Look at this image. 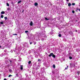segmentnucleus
<instances>
[{
	"mask_svg": "<svg viewBox=\"0 0 80 80\" xmlns=\"http://www.w3.org/2000/svg\"><path fill=\"white\" fill-rule=\"evenodd\" d=\"M33 23L32 21H31L30 23H29V25L30 26H33Z\"/></svg>",
	"mask_w": 80,
	"mask_h": 80,
	"instance_id": "f257e3e1",
	"label": "nucleus"
},
{
	"mask_svg": "<svg viewBox=\"0 0 80 80\" xmlns=\"http://www.w3.org/2000/svg\"><path fill=\"white\" fill-rule=\"evenodd\" d=\"M50 35H53V30H52L51 32H50Z\"/></svg>",
	"mask_w": 80,
	"mask_h": 80,
	"instance_id": "f03ea898",
	"label": "nucleus"
},
{
	"mask_svg": "<svg viewBox=\"0 0 80 80\" xmlns=\"http://www.w3.org/2000/svg\"><path fill=\"white\" fill-rule=\"evenodd\" d=\"M53 53H50V54L48 55L49 57H52V55H53Z\"/></svg>",
	"mask_w": 80,
	"mask_h": 80,
	"instance_id": "7ed1b4c3",
	"label": "nucleus"
},
{
	"mask_svg": "<svg viewBox=\"0 0 80 80\" xmlns=\"http://www.w3.org/2000/svg\"><path fill=\"white\" fill-rule=\"evenodd\" d=\"M38 5V3H37V2H35L34 3L35 6H37Z\"/></svg>",
	"mask_w": 80,
	"mask_h": 80,
	"instance_id": "20e7f679",
	"label": "nucleus"
},
{
	"mask_svg": "<svg viewBox=\"0 0 80 80\" xmlns=\"http://www.w3.org/2000/svg\"><path fill=\"white\" fill-rule=\"evenodd\" d=\"M21 70H23V65L20 66Z\"/></svg>",
	"mask_w": 80,
	"mask_h": 80,
	"instance_id": "39448f33",
	"label": "nucleus"
},
{
	"mask_svg": "<svg viewBox=\"0 0 80 80\" xmlns=\"http://www.w3.org/2000/svg\"><path fill=\"white\" fill-rule=\"evenodd\" d=\"M52 57H53V58H55V55L53 54H53L52 55Z\"/></svg>",
	"mask_w": 80,
	"mask_h": 80,
	"instance_id": "423d86ee",
	"label": "nucleus"
},
{
	"mask_svg": "<svg viewBox=\"0 0 80 80\" xmlns=\"http://www.w3.org/2000/svg\"><path fill=\"white\" fill-rule=\"evenodd\" d=\"M5 12L4 11H2L1 12V14H5Z\"/></svg>",
	"mask_w": 80,
	"mask_h": 80,
	"instance_id": "0eeeda50",
	"label": "nucleus"
},
{
	"mask_svg": "<svg viewBox=\"0 0 80 80\" xmlns=\"http://www.w3.org/2000/svg\"><path fill=\"white\" fill-rule=\"evenodd\" d=\"M53 68H55V64H53Z\"/></svg>",
	"mask_w": 80,
	"mask_h": 80,
	"instance_id": "6e6552de",
	"label": "nucleus"
},
{
	"mask_svg": "<svg viewBox=\"0 0 80 80\" xmlns=\"http://www.w3.org/2000/svg\"><path fill=\"white\" fill-rule=\"evenodd\" d=\"M71 3H69L68 4V7H70V6H71Z\"/></svg>",
	"mask_w": 80,
	"mask_h": 80,
	"instance_id": "1a4fd4ad",
	"label": "nucleus"
},
{
	"mask_svg": "<svg viewBox=\"0 0 80 80\" xmlns=\"http://www.w3.org/2000/svg\"><path fill=\"white\" fill-rule=\"evenodd\" d=\"M4 19L5 20H7V17H4Z\"/></svg>",
	"mask_w": 80,
	"mask_h": 80,
	"instance_id": "9d476101",
	"label": "nucleus"
},
{
	"mask_svg": "<svg viewBox=\"0 0 80 80\" xmlns=\"http://www.w3.org/2000/svg\"><path fill=\"white\" fill-rule=\"evenodd\" d=\"M21 2H22V1H18V3H21Z\"/></svg>",
	"mask_w": 80,
	"mask_h": 80,
	"instance_id": "9b49d317",
	"label": "nucleus"
},
{
	"mask_svg": "<svg viewBox=\"0 0 80 80\" xmlns=\"http://www.w3.org/2000/svg\"><path fill=\"white\" fill-rule=\"evenodd\" d=\"M9 63H12V61H11L10 60H9Z\"/></svg>",
	"mask_w": 80,
	"mask_h": 80,
	"instance_id": "f8f14e48",
	"label": "nucleus"
},
{
	"mask_svg": "<svg viewBox=\"0 0 80 80\" xmlns=\"http://www.w3.org/2000/svg\"><path fill=\"white\" fill-rule=\"evenodd\" d=\"M9 72L11 73L12 72V71L11 69H9Z\"/></svg>",
	"mask_w": 80,
	"mask_h": 80,
	"instance_id": "ddd939ff",
	"label": "nucleus"
},
{
	"mask_svg": "<svg viewBox=\"0 0 80 80\" xmlns=\"http://www.w3.org/2000/svg\"><path fill=\"white\" fill-rule=\"evenodd\" d=\"M58 36L59 37H61V36H62V35L60 34H59V35Z\"/></svg>",
	"mask_w": 80,
	"mask_h": 80,
	"instance_id": "4468645a",
	"label": "nucleus"
},
{
	"mask_svg": "<svg viewBox=\"0 0 80 80\" xmlns=\"http://www.w3.org/2000/svg\"><path fill=\"white\" fill-rule=\"evenodd\" d=\"M45 19L46 20H49V19H48L47 18H45Z\"/></svg>",
	"mask_w": 80,
	"mask_h": 80,
	"instance_id": "2eb2a0df",
	"label": "nucleus"
},
{
	"mask_svg": "<svg viewBox=\"0 0 80 80\" xmlns=\"http://www.w3.org/2000/svg\"><path fill=\"white\" fill-rule=\"evenodd\" d=\"M77 73H78V75H79V74H80V71L78 72Z\"/></svg>",
	"mask_w": 80,
	"mask_h": 80,
	"instance_id": "dca6fc26",
	"label": "nucleus"
},
{
	"mask_svg": "<svg viewBox=\"0 0 80 80\" xmlns=\"http://www.w3.org/2000/svg\"><path fill=\"white\" fill-rule=\"evenodd\" d=\"M1 17L2 18H3V15H2L1 16Z\"/></svg>",
	"mask_w": 80,
	"mask_h": 80,
	"instance_id": "f3484780",
	"label": "nucleus"
},
{
	"mask_svg": "<svg viewBox=\"0 0 80 80\" xmlns=\"http://www.w3.org/2000/svg\"><path fill=\"white\" fill-rule=\"evenodd\" d=\"M0 23L1 25H3V22H0Z\"/></svg>",
	"mask_w": 80,
	"mask_h": 80,
	"instance_id": "a211bd4d",
	"label": "nucleus"
},
{
	"mask_svg": "<svg viewBox=\"0 0 80 80\" xmlns=\"http://www.w3.org/2000/svg\"><path fill=\"white\" fill-rule=\"evenodd\" d=\"M69 58L70 60H72V57H69Z\"/></svg>",
	"mask_w": 80,
	"mask_h": 80,
	"instance_id": "6ab92c4d",
	"label": "nucleus"
},
{
	"mask_svg": "<svg viewBox=\"0 0 80 80\" xmlns=\"http://www.w3.org/2000/svg\"><path fill=\"white\" fill-rule=\"evenodd\" d=\"M68 66H67V68H65V70H67L68 69Z\"/></svg>",
	"mask_w": 80,
	"mask_h": 80,
	"instance_id": "aec40b11",
	"label": "nucleus"
},
{
	"mask_svg": "<svg viewBox=\"0 0 80 80\" xmlns=\"http://www.w3.org/2000/svg\"><path fill=\"white\" fill-rule=\"evenodd\" d=\"M12 75L10 74V75L8 76V77H12Z\"/></svg>",
	"mask_w": 80,
	"mask_h": 80,
	"instance_id": "412c9836",
	"label": "nucleus"
},
{
	"mask_svg": "<svg viewBox=\"0 0 80 80\" xmlns=\"http://www.w3.org/2000/svg\"><path fill=\"white\" fill-rule=\"evenodd\" d=\"M12 35H17V33L13 34Z\"/></svg>",
	"mask_w": 80,
	"mask_h": 80,
	"instance_id": "4be33fe9",
	"label": "nucleus"
},
{
	"mask_svg": "<svg viewBox=\"0 0 80 80\" xmlns=\"http://www.w3.org/2000/svg\"><path fill=\"white\" fill-rule=\"evenodd\" d=\"M16 77H18V74L17 73L16 74Z\"/></svg>",
	"mask_w": 80,
	"mask_h": 80,
	"instance_id": "5701e85b",
	"label": "nucleus"
},
{
	"mask_svg": "<svg viewBox=\"0 0 80 80\" xmlns=\"http://www.w3.org/2000/svg\"><path fill=\"white\" fill-rule=\"evenodd\" d=\"M72 12L73 13H75V11L74 10L72 11Z\"/></svg>",
	"mask_w": 80,
	"mask_h": 80,
	"instance_id": "b1692460",
	"label": "nucleus"
},
{
	"mask_svg": "<svg viewBox=\"0 0 80 80\" xmlns=\"http://www.w3.org/2000/svg\"><path fill=\"white\" fill-rule=\"evenodd\" d=\"M28 64H30V63H31V61H29L28 62Z\"/></svg>",
	"mask_w": 80,
	"mask_h": 80,
	"instance_id": "393cba45",
	"label": "nucleus"
},
{
	"mask_svg": "<svg viewBox=\"0 0 80 80\" xmlns=\"http://www.w3.org/2000/svg\"><path fill=\"white\" fill-rule=\"evenodd\" d=\"M75 5V3H72V5H73V6H74V5Z\"/></svg>",
	"mask_w": 80,
	"mask_h": 80,
	"instance_id": "a878e982",
	"label": "nucleus"
},
{
	"mask_svg": "<svg viewBox=\"0 0 80 80\" xmlns=\"http://www.w3.org/2000/svg\"><path fill=\"white\" fill-rule=\"evenodd\" d=\"M7 6H8V7H9V4L8 3H7Z\"/></svg>",
	"mask_w": 80,
	"mask_h": 80,
	"instance_id": "bb28decb",
	"label": "nucleus"
},
{
	"mask_svg": "<svg viewBox=\"0 0 80 80\" xmlns=\"http://www.w3.org/2000/svg\"><path fill=\"white\" fill-rule=\"evenodd\" d=\"M7 10L9 11L10 10V8H8L7 9Z\"/></svg>",
	"mask_w": 80,
	"mask_h": 80,
	"instance_id": "cd10ccee",
	"label": "nucleus"
},
{
	"mask_svg": "<svg viewBox=\"0 0 80 80\" xmlns=\"http://www.w3.org/2000/svg\"><path fill=\"white\" fill-rule=\"evenodd\" d=\"M28 32V31H25V33H27Z\"/></svg>",
	"mask_w": 80,
	"mask_h": 80,
	"instance_id": "c85d7f7f",
	"label": "nucleus"
},
{
	"mask_svg": "<svg viewBox=\"0 0 80 80\" xmlns=\"http://www.w3.org/2000/svg\"><path fill=\"white\" fill-rule=\"evenodd\" d=\"M40 59H38V62H40Z\"/></svg>",
	"mask_w": 80,
	"mask_h": 80,
	"instance_id": "c756f323",
	"label": "nucleus"
},
{
	"mask_svg": "<svg viewBox=\"0 0 80 80\" xmlns=\"http://www.w3.org/2000/svg\"><path fill=\"white\" fill-rule=\"evenodd\" d=\"M75 32H78V31H77V30H75Z\"/></svg>",
	"mask_w": 80,
	"mask_h": 80,
	"instance_id": "7c9ffc66",
	"label": "nucleus"
},
{
	"mask_svg": "<svg viewBox=\"0 0 80 80\" xmlns=\"http://www.w3.org/2000/svg\"><path fill=\"white\" fill-rule=\"evenodd\" d=\"M71 34H73V32H71Z\"/></svg>",
	"mask_w": 80,
	"mask_h": 80,
	"instance_id": "2f4dec72",
	"label": "nucleus"
},
{
	"mask_svg": "<svg viewBox=\"0 0 80 80\" xmlns=\"http://www.w3.org/2000/svg\"><path fill=\"white\" fill-rule=\"evenodd\" d=\"M69 1V0H66V2H68Z\"/></svg>",
	"mask_w": 80,
	"mask_h": 80,
	"instance_id": "473e14b6",
	"label": "nucleus"
},
{
	"mask_svg": "<svg viewBox=\"0 0 80 80\" xmlns=\"http://www.w3.org/2000/svg\"><path fill=\"white\" fill-rule=\"evenodd\" d=\"M32 42H30V45L32 44Z\"/></svg>",
	"mask_w": 80,
	"mask_h": 80,
	"instance_id": "72a5a7b5",
	"label": "nucleus"
},
{
	"mask_svg": "<svg viewBox=\"0 0 80 80\" xmlns=\"http://www.w3.org/2000/svg\"><path fill=\"white\" fill-rule=\"evenodd\" d=\"M36 42H35V43H34V45H35V44H36Z\"/></svg>",
	"mask_w": 80,
	"mask_h": 80,
	"instance_id": "f704fd0d",
	"label": "nucleus"
},
{
	"mask_svg": "<svg viewBox=\"0 0 80 80\" xmlns=\"http://www.w3.org/2000/svg\"><path fill=\"white\" fill-rule=\"evenodd\" d=\"M74 67H75V64H74Z\"/></svg>",
	"mask_w": 80,
	"mask_h": 80,
	"instance_id": "c9c22d12",
	"label": "nucleus"
},
{
	"mask_svg": "<svg viewBox=\"0 0 80 80\" xmlns=\"http://www.w3.org/2000/svg\"><path fill=\"white\" fill-rule=\"evenodd\" d=\"M2 46H0V48H1Z\"/></svg>",
	"mask_w": 80,
	"mask_h": 80,
	"instance_id": "e433bc0d",
	"label": "nucleus"
},
{
	"mask_svg": "<svg viewBox=\"0 0 80 80\" xmlns=\"http://www.w3.org/2000/svg\"><path fill=\"white\" fill-rule=\"evenodd\" d=\"M23 11H24V10H23L22 11V12H23Z\"/></svg>",
	"mask_w": 80,
	"mask_h": 80,
	"instance_id": "4c0bfd02",
	"label": "nucleus"
},
{
	"mask_svg": "<svg viewBox=\"0 0 80 80\" xmlns=\"http://www.w3.org/2000/svg\"><path fill=\"white\" fill-rule=\"evenodd\" d=\"M79 11L80 12V9H79Z\"/></svg>",
	"mask_w": 80,
	"mask_h": 80,
	"instance_id": "58836bf2",
	"label": "nucleus"
},
{
	"mask_svg": "<svg viewBox=\"0 0 80 80\" xmlns=\"http://www.w3.org/2000/svg\"><path fill=\"white\" fill-rule=\"evenodd\" d=\"M44 40V39H43V40Z\"/></svg>",
	"mask_w": 80,
	"mask_h": 80,
	"instance_id": "ea45409f",
	"label": "nucleus"
},
{
	"mask_svg": "<svg viewBox=\"0 0 80 80\" xmlns=\"http://www.w3.org/2000/svg\"><path fill=\"white\" fill-rule=\"evenodd\" d=\"M70 65H71V63L70 64Z\"/></svg>",
	"mask_w": 80,
	"mask_h": 80,
	"instance_id": "a19ab883",
	"label": "nucleus"
}]
</instances>
